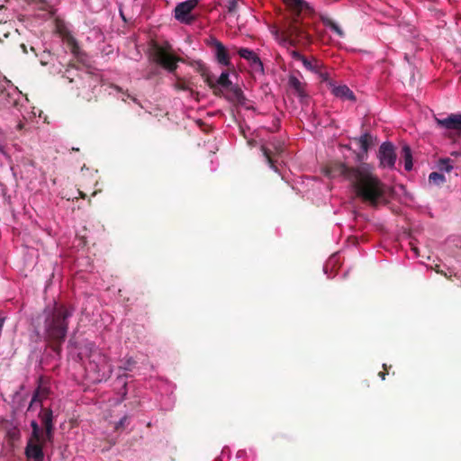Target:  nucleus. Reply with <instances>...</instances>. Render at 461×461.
Masks as SVG:
<instances>
[{
	"instance_id": "f257e3e1",
	"label": "nucleus",
	"mask_w": 461,
	"mask_h": 461,
	"mask_svg": "<svg viewBox=\"0 0 461 461\" xmlns=\"http://www.w3.org/2000/svg\"><path fill=\"white\" fill-rule=\"evenodd\" d=\"M351 185L364 203L373 208L386 205L389 203L388 186L375 175L365 168H359L351 175Z\"/></svg>"
},
{
	"instance_id": "f03ea898",
	"label": "nucleus",
	"mask_w": 461,
	"mask_h": 461,
	"mask_svg": "<svg viewBox=\"0 0 461 461\" xmlns=\"http://www.w3.org/2000/svg\"><path fill=\"white\" fill-rule=\"evenodd\" d=\"M70 312L62 304H55L52 309L44 311V336L50 348L58 355L62 351V344L68 330Z\"/></svg>"
},
{
	"instance_id": "7ed1b4c3",
	"label": "nucleus",
	"mask_w": 461,
	"mask_h": 461,
	"mask_svg": "<svg viewBox=\"0 0 461 461\" xmlns=\"http://www.w3.org/2000/svg\"><path fill=\"white\" fill-rule=\"evenodd\" d=\"M290 10L292 19L289 20L281 31V40L284 44L295 47L306 46L312 42V37L306 26L299 18L300 14L307 7L304 0H283Z\"/></svg>"
},
{
	"instance_id": "20e7f679",
	"label": "nucleus",
	"mask_w": 461,
	"mask_h": 461,
	"mask_svg": "<svg viewBox=\"0 0 461 461\" xmlns=\"http://www.w3.org/2000/svg\"><path fill=\"white\" fill-rule=\"evenodd\" d=\"M32 433L25 447L28 461H44L43 447L48 440L43 438V432L36 420L31 421Z\"/></svg>"
},
{
	"instance_id": "39448f33",
	"label": "nucleus",
	"mask_w": 461,
	"mask_h": 461,
	"mask_svg": "<svg viewBox=\"0 0 461 461\" xmlns=\"http://www.w3.org/2000/svg\"><path fill=\"white\" fill-rule=\"evenodd\" d=\"M172 47L167 42L165 45H159L155 42L152 45V59L155 63L170 73H175L178 62H185L184 59L176 57L171 53Z\"/></svg>"
},
{
	"instance_id": "423d86ee",
	"label": "nucleus",
	"mask_w": 461,
	"mask_h": 461,
	"mask_svg": "<svg viewBox=\"0 0 461 461\" xmlns=\"http://www.w3.org/2000/svg\"><path fill=\"white\" fill-rule=\"evenodd\" d=\"M21 93L5 79H0V109L20 110Z\"/></svg>"
},
{
	"instance_id": "0eeeda50",
	"label": "nucleus",
	"mask_w": 461,
	"mask_h": 461,
	"mask_svg": "<svg viewBox=\"0 0 461 461\" xmlns=\"http://www.w3.org/2000/svg\"><path fill=\"white\" fill-rule=\"evenodd\" d=\"M198 0H186L179 3L175 7V18L182 23L192 24L195 17L192 14V11L197 6Z\"/></svg>"
},
{
	"instance_id": "6e6552de",
	"label": "nucleus",
	"mask_w": 461,
	"mask_h": 461,
	"mask_svg": "<svg viewBox=\"0 0 461 461\" xmlns=\"http://www.w3.org/2000/svg\"><path fill=\"white\" fill-rule=\"evenodd\" d=\"M397 155L394 146L391 142H384L378 150V158L380 166L383 167L393 168Z\"/></svg>"
},
{
	"instance_id": "1a4fd4ad",
	"label": "nucleus",
	"mask_w": 461,
	"mask_h": 461,
	"mask_svg": "<svg viewBox=\"0 0 461 461\" xmlns=\"http://www.w3.org/2000/svg\"><path fill=\"white\" fill-rule=\"evenodd\" d=\"M360 167H349L341 162H332L326 167L325 174L329 177L343 176L351 183V175Z\"/></svg>"
},
{
	"instance_id": "9d476101",
	"label": "nucleus",
	"mask_w": 461,
	"mask_h": 461,
	"mask_svg": "<svg viewBox=\"0 0 461 461\" xmlns=\"http://www.w3.org/2000/svg\"><path fill=\"white\" fill-rule=\"evenodd\" d=\"M41 425L43 429H41L43 432V438L48 440L50 443L53 442L54 438V425H53V413L50 409H42L39 413Z\"/></svg>"
},
{
	"instance_id": "9b49d317",
	"label": "nucleus",
	"mask_w": 461,
	"mask_h": 461,
	"mask_svg": "<svg viewBox=\"0 0 461 461\" xmlns=\"http://www.w3.org/2000/svg\"><path fill=\"white\" fill-rule=\"evenodd\" d=\"M288 86L303 104L308 103L309 95L306 90V82L301 81L297 77L291 74L288 77Z\"/></svg>"
},
{
	"instance_id": "f8f14e48",
	"label": "nucleus",
	"mask_w": 461,
	"mask_h": 461,
	"mask_svg": "<svg viewBox=\"0 0 461 461\" xmlns=\"http://www.w3.org/2000/svg\"><path fill=\"white\" fill-rule=\"evenodd\" d=\"M239 56L249 62L250 67L256 72H264L263 63L258 55L248 48H240L237 50Z\"/></svg>"
},
{
	"instance_id": "ddd939ff",
	"label": "nucleus",
	"mask_w": 461,
	"mask_h": 461,
	"mask_svg": "<svg viewBox=\"0 0 461 461\" xmlns=\"http://www.w3.org/2000/svg\"><path fill=\"white\" fill-rule=\"evenodd\" d=\"M437 123L447 130L461 131V113H451L445 119H437Z\"/></svg>"
},
{
	"instance_id": "4468645a",
	"label": "nucleus",
	"mask_w": 461,
	"mask_h": 461,
	"mask_svg": "<svg viewBox=\"0 0 461 461\" xmlns=\"http://www.w3.org/2000/svg\"><path fill=\"white\" fill-rule=\"evenodd\" d=\"M59 32L62 37L63 41L67 44L71 53L75 57L79 58L80 49L75 37L66 28L59 29Z\"/></svg>"
},
{
	"instance_id": "2eb2a0df",
	"label": "nucleus",
	"mask_w": 461,
	"mask_h": 461,
	"mask_svg": "<svg viewBox=\"0 0 461 461\" xmlns=\"http://www.w3.org/2000/svg\"><path fill=\"white\" fill-rule=\"evenodd\" d=\"M192 67L194 68V69L202 76L204 82L212 88L215 95H218V89L216 87L215 83L212 81L211 75L209 73L208 68L200 60L194 61L193 63H190Z\"/></svg>"
},
{
	"instance_id": "dca6fc26",
	"label": "nucleus",
	"mask_w": 461,
	"mask_h": 461,
	"mask_svg": "<svg viewBox=\"0 0 461 461\" xmlns=\"http://www.w3.org/2000/svg\"><path fill=\"white\" fill-rule=\"evenodd\" d=\"M330 86L331 93L338 98L342 100L356 101L354 93L346 86H335L331 82L329 83Z\"/></svg>"
},
{
	"instance_id": "f3484780",
	"label": "nucleus",
	"mask_w": 461,
	"mask_h": 461,
	"mask_svg": "<svg viewBox=\"0 0 461 461\" xmlns=\"http://www.w3.org/2000/svg\"><path fill=\"white\" fill-rule=\"evenodd\" d=\"M214 56L219 64L226 67H229L230 65L228 50L221 42H216V48L214 49Z\"/></svg>"
},
{
	"instance_id": "a211bd4d",
	"label": "nucleus",
	"mask_w": 461,
	"mask_h": 461,
	"mask_svg": "<svg viewBox=\"0 0 461 461\" xmlns=\"http://www.w3.org/2000/svg\"><path fill=\"white\" fill-rule=\"evenodd\" d=\"M228 89L230 92L228 99L230 102L237 103L239 104H244L246 98H245L240 87H239L237 86H231Z\"/></svg>"
},
{
	"instance_id": "6ab92c4d",
	"label": "nucleus",
	"mask_w": 461,
	"mask_h": 461,
	"mask_svg": "<svg viewBox=\"0 0 461 461\" xmlns=\"http://www.w3.org/2000/svg\"><path fill=\"white\" fill-rule=\"evenodd\" d=\"M401 158L404 161V168L411 171L413 167L411 149L409 145L403 144L401 150Z\"/></svg>"
},
{
	"instance_id": "aec40b11",
	"label": "nucleus",
	"mask_w": 461,
	"mask_h": 461,
	"mask_svg": "<svg viewBox=\"0 0 461 461\" xmlns=\"http://www.w3.org/2000/svg\"><path fill=\"white\" fill-rule=\"evenodd\" d=\"M302 63L307 70H309L312 73H315V72H319L321 70L322 62L315 58L307 59L304 56V58L302 60Z\"/></svg>"
},
{
	"instance_id": "412c9836",
	"label": "nucleus",
	"mask_w": 461,
	"mask_h": 461,
	"mask_svg": "<svg viewBox=\"0 0 461 461\" xmlns=\"http://www.w3.org/2000/svg\"><path fill=\"white\" fill-rule=\"evenodd\" d=\"M322 23L325 26L333 31L338 36L344 37V32L332 19L323 18Z\"/></svg>"
},
{
	"instance_id": "4be33fe9",
	"label": "nucleus",
	"mask_w": 461,
	"mask_h": 461,
	"mask_svg": "<svg viewBox=\"0 0 461 461\" xmlns=\"http://www.w3.org/2000/svg\"><path fill=\"white\" fill-rule=\"evenodd\" d=\"M429 182L432 185L440 186L446 182V177L438 172H431L429 176Z\"/></svg>"
},
{
	"instance_id": "5701e85b",
	"label": "nucleus",
	"mask_w": 461,
	"mask_h": 461,
	"mask_svg": "<svg viewBox=\"0 0 461 461\" xmlns=\"http://www.w3.org/2000/svg\"><path fill=\"white\" fill-rule=\"evenodd\" d=\"M174 88L177 91H190L191 95H194L195 94V92L190 88L189 83H186L181 77H177L176 82L174 84Z\"/></svg>"
},
{
	"instance_id": "b1692460",
	"label": "nucleus",
	"mask_w": 461,
	"mask_h": 461,
	"mask_svg": "<svg viewBox=\"0 0 461 461\" xmlns=\"http://www.w3.org/2000/svg\"><path fill=\"white\" fill-rule=\"evenodd\" d=\"M261 150L263 152L264 157L267 159V162L268 163L269 167L274 169L275 171H277V167L276 166V161L273 158L272 151L267 148L266 146H261Z\"/></svg>"
},
{
	"instance_id": "393cba45",
	"label": "nucleus",
	"mask_w": 461,
	"mask_h": 461,
	"mask_svg": "<svg viewBox=\"0 0 461 461\" xmlns=\"http://www.w3.org/2000/svg\"><path fill=\"white\" fill-rule=\"evenodd\" d=\"M358 141L361 149L366 152L372 144V136L369 133L366 132L359 138Z\"/></svg>"
},
{
	"instance_id": "a878e982",
	"label": "nucleus",
	"mask_w": 461,
	"mask_h": 461,
	"mask_svg": "<svg viewBox=\"0 0 461 461\" xmlns=\"http://www.w3.org/2000/svg\"><path fill=\"white\" fill-rule=\"evenodd\" d=\"M438 167L440 171L449 173L453 169L452 160L448 158H440L438 162Z\"/></svg>"
},
{
	"instance_id": "bb28decb",
	"label": "nucleus",
	"mask_w": 461,
	"mask_h": 461,
	"mask_svg": "<svg viewBox=\"0 0 461 461\" xmlns=\"http://www.w3.org/2000/svg\"><path fill=\"white\" fill-rule=\"evenodd\" d=\"M215 85H219L221 87L226 88V89L229 88L230 86H231L232 83L229 78V73L227 71L222 72L221 74V76L219 77L217 83H215Z\"/></svg>"
},
{
	"instance_id": "cd10ccee",
	"label": "nucleus",
	"mask_w": 461,
	"mask_h": 461,
	"mask_svg": "<svg viewBox=\"0 0 461 461\" xmlns=\"http://www.w3.org/2000/svg\"><path fill=\"white\" fill-rule=\"evenodd\" d=\"M239 1L240 0H228L227 3V9L230 14H236L238 11L239 6Z\"/></svg>"
},
{
	"instance_id": "c85d7f7f",
	"label": "nucleus",
	"mask_w": 461,
	"mask_h": 461,
	"mask_svg": "<svg viewBox=\"0 0 461 461\" xmlns=\"http://www.w3.org/2000/svg\"><path fill=\"white\" fill-rule=\"evenodd\" d=\"M135 360L131 357L128 358L125 363L123 364L122 366H121L120 368L123 369V370H126V371H131L132 366L135 365Z\"/></svg>"
},
{
	"instance_id": "c756f323",
	"label": "nucleus",
	"mask_w": 461,
	"mask_h": 461,
	"mask_svg": "<svg viewBox=\"0 0 461 461\" xmlns=\"http://www.w3.org/2000/svg\"><path fill=\"white\" fill-rule=\"evenodd\" d=\"M315 74H317L322 81L329 80V74L325 70L322 63H321V70L319 72H315Z\"/></svg>"
},
{
	"instance_id": "7c9ffc66",
	"label": "nucleus",
	"mask_w": 461,
	"mask_h": 461,
	"mask_svg": "<svg viewBox=\"0 0 461 461\" xmlns=\"http://www.w3.org/2000/svg\"><path fill=\"white\" fill-rule=\"evenodd\" d=\"M128 416H123L115 425V429H122L126 427L128 423Z\"/></svg>"
},
{
	"instance_id": "2f4dec72",
	"label": "nucleus",
	"mask_w": 461,
	"mask_h": 461,
	"mask_svg": "<svg viewBox=\"0 0 461 461\" xmlns=\"http://www.w3.org/2000/svg\"><path fill=\"white\" fill-rule=\"evenodd\" d=\"M290 55L292 56V58L295 60H299L302 62L303 59L304 58L303 55H302L299 51L295 50H290Z\"/></svg>"
},
{
	"instance_id": "473e14b6",
	"label": "nucleus",
	"mask_w": 461,
	"mask_h": 461,
	"mask_svg": "<svg viewBox=\"0 0 461 461\" xmlns=\"http://www.w3.org/2000/svg\"><path fill=\"white\" fill-rule=\"evenodd\" d=\"M384 371H381L378 373V375L381 377L382 380L385 379V375H388L387 366L386 364L383 365Z\"/></svg>"
},
{
	"instance_id": "72a5a7b5",
	"label": "nucleus",
	"mask_w": 461,
	"mask_h": 461,
	"mask_svg": "<svg viewBox=\"0 0 461 461\" xmlns=\"http://www.w3.org/2000/svg\"><path fill=\"white\" fill-rule=\"evenodd\" d=\"M216 42H221V41H218L215 37H211L207 43L209 46L213 47L215 49Z\"/></svg>"
},
{
	"instance_id": "f704fd0d",
	"label": "nucleus",
	"mask_w": 461,
	"mask_h": 461,
	"mask_svg": "<svg viewBox=\"0 0 461 461\" xmlns=\"http://www.w3.org/2000/svg\"><path fill=\"white\" fill-rule=\"evenodd\" d=\"M78 194L82 199H85L86 197V194L83 191L78 190Z\"/></svg>"
},
{
	"instance_id": "c9c22d12",
	"label": "nucleus",
	"mask_w": 461,
	"mask_h": 461,
	"mask_svg": "<svg viewBox=\"0 0 461 461\" xmlns=\"http://www.w3.org/2000/svg\"><path fill=\"white\" fill-rule=\"evenodd\" d=\"M452 156H455V157H459L461 156V151H454L451 153Z\"/></svg>"
},
{
	"instance_id": "e433bc0d",
	"label": "nucleus",
	"mask_w": 461,
	"mask_h": 461,
	"mask_svg": "<svg viewBox=\"0 0 461 461\" xmlns=\"http://www.w3.org/2000/svg\"><path fill=\"white\" fill-rule=\"evenodd\" d=\"M21 48L23 49V51L24 53H27V49H26V46L24 44H21Z\"/></svg>"
},
{
	"instance_id": "4c0bfd02",
	"label": "nucleus",
	"mask_w": 461,
	"mask_h": 461,
	"mask_svg": "<svg viewBox=\"0 0 461 461\" xmlns=\"http://www.w3.org/2000/svg\"><path fill=\"white\" fill-rule=\"evenodd\" d=\"M120 15H121V17L122 18L123 21H126L125 16H124V14H123L122 10H120Z\"/></svg>"
},
{
	"instance_id": "58836bf2",
	"label": "nucleus",
	"mask_w": 461,
	"mask_h": 461,
	"mask_svg": "<svg viewBox=\"0 0 461 461\" xmlns=\"http://www.w3.org/2000/svg\"><path fill=\"white\" fill-rule=\"evenodd\" d=\"M23 123H21V122H20V123H18V125H17V129H18V130H22V129H23Z\"/></svg>"
},
{
	"instance_id": "ea45409f",
	"label": "nucleus",
	"mask_w": 461,
	"mask_h": 461,
	"mask_svg": "<svg viewBox=\"0 0 461 461\" xmlns=\"http://www.w3.org/2000/svg\"><path fill=\"white\" fill-rule=\"evenodd\" d=\"M129 97H131L133 102H135L136 104H139V102L137 101V99L135 97H131L130 95H129Z\"/></svg>"
},
{
	"instance_id": "a19ab883",
	"label": "nucleus",
	"mask_w": 461,
	"mask_h": 461,
	"mask_svg": "<svg viewBox=\"0 0 461 461\" xmlns=\"http://www.w3.org/2000/svg\"><path fill=\"white\" fill-rule=\"evenodd\" d=\"M72 150H73V151H78V150H79V149H78V148H72Z\"/></svg>"
},
{
	"instance_id": "79ce46f5",
	"label": "nucleus",
	"mask_w": 461,
	"mask_h": 461,
	"mask_svg": "<svg viewBox=\"0 0 461 461\" xmlns=\"http://www.w3.org/2000/svg\"><path fill=\"white\" fill-rule=\"evenodd\" d=\"M96 193H97L96 191H94V192L92 193V195H95V194H96Z\"/></svg>"
}]
</instances>
